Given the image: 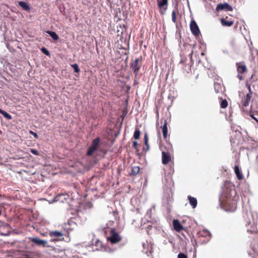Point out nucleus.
<instances>
[{"label": "nucleus", "mask_w": 258, "mask_h": 258, "mask_svg": "<svg viewBox=\"0 0 258 258\" xmlns=\"http://www.w3.org/2000/svg\"><path fill=\"white\" fill-rule=\"evenodd\" d=\"M180 64L183 73L187 74L191 73V64L187 63L186 60L181 59L180 61Z\"/></svg>", "instance_id": "7"}, {"label": "nucleus", "mask_w": 258, "mask_h": 258, "mask_svg": "<svg viewBox=\"0 0 258 258\" xmlns=\"http://www.w3.org/2000/svg\"><path fill=\"white\" fill-rule=\"evenodd\" d=\"M49 235L50 237L53 238L55 240L62 241L63 240V236L66 235V234L62 232L52 231L49 232Z\"/></svg>", "instance_id": "8"}, {"label": "nucleus", "mask_w": 258, "mask_h": 258, "mask_svg": "<svg viewBox=\"0 0 258 258\" xmlns=\"http://www.w3.org/2000/svg\"><path fill=\"white\" fill-rule=\"evenodd\" d=\"M47 33H48L54 40H57L59 39V37L58 35L53 31H47Z\"/></svg>", "instance_id": "24"}, {"label": "nucleus", "mask_w": 258, "mask_h": 258, "mask_svg": "<svg viewBox=\"0 0 258 258\" xmlns=\"http://www.w3.org/2000/svg\"><path fill=\"white\" fill-rule=\"evenodd\" d=\"M113 215L114 216H115L116 215H117L118 214V212L117 211H113Z\"/></svg>", "instance_id": "38"}, {"label": "nucleus", "mask_w": 258, "mask_h": 258, "mask_svg": "<svg viewBox=\"0 0 258 258\" xmlns=\"http://www.w3.org/2000/svg\"><path fill=\"white\" fill-rule=\"evenodd\" d=\"M252 106H251V110L249 111V115L250 116L254 119L258 123V111H253L252 110Z\"/></svg>", "instance_id": "19"}, {"label": "nucleus", "mask_w": 258, "mask_h": 258, "mask_svg": "<svg viewBox=\"0 0 258 258\" xmlns=\"http://www.w3.org/2000/svg\"><path fill=\"white\" fill-rule=\"evenodd\" d=\"M173 226L174 229L177 232H180L181 230L183 229V226L180 224L179 220L177 219H174L173 220Z\"/></svg>", "instance_id": "15"}, {"label": "nucleus", "mask_w": 258, "mask_h": 258, "mask_svg": "<svg viewBox=\"0 0 258 258\" xmlns=\"http://www.w3.org/2000/svg\"><path fill=\"white\" fill-rule=\"evenodd\" d=\"M247 88H248V91H249L248 92H251V88H250V85H247Z\"/></svg>", "instance_id": "39"}, {"label": "nucleus", "mask_w": 258, "mask_h": 258, "mask_svg": "<svg viewBox=\"0 0 258 258\" xmlns=\"http://www.w3.org/2000/svg\"><path fill=\"white\" fill-rule=\"evenodd\" d=\"M144 144L145 145V148H144V150H146V151H147L149 149V145L148 144V137L146 133H145L144 135Z\"/></svg>", "instance_id": "25"}, {"label": "nucleus", "mask_w": 258, "mask_h": 258, "mask_svg": "<svg viewBox=\"0 0 258 258\" xmlns=\"http://www.w3.org/2000/svg\"><path fill=\"white\" fill-rule=\"evenodd\" d=\"M246 217L247 219H245V225L248 227L247 231L249 233L253 235V236H251L250 238L255 240L258 243V230L257 229L256 221L253 219V215L252 214H247Z\"/></svg>", "instance_id": "2"}, {"label": "nucleus", "mask_w": 258, "mask_h": 258, "mask_svg": "<svg viewBox=\"0 0 258 258\" xmlns=\"http://www.w3.org/2000/svg\"><path fill=\"white\" fill-rule=\"evenodd\" d=\"M30 239L31 241L38 245L45 246L47 243V241L46 240H41L38 238H30Z\"/></svg>", "instance_id": "17"}, {"label": "nucleus", "mask_w": 258, "mask_h": 258, "mask_svg": "<svg viewBox=\"0 0 258 258\" xmlns=\"http://www.w3.org/2000/svg\"><path fill=\"white\" fill-rule=\"evenodd\" d=\"M234 172L236 175L237 178L239 180H242L243 178L242 173L240 171L238 166L235 165L234 167Z\"/></svg>", "instance_id": "20"}, {"label": "nucleus", "mask_w": 258, "mask_h": 258, "mask_svg": "<svg viewBox=\"0 0 258 258\" xmlns=\"http://www.w3.org/2000/svg\"><path fill=\"white\" fill-rule=\"evenodd\" d=\"M160 149L162 151V162L163 164L167 165L171 160V153L173 151L172 146L167 143L166 145H161Z\"/></svg>", "instance_id": "3"}, {"label": "nucleus", "mask_w": 258, "mask_h": 258, "mask_svg": "<svg viewBox=\"0 0 258 258\" xmlns=\"http://www.w3.org/2000/svg\"><path fill=\"white\" fill-rule=\"evenodd\" d=\"M214 89L217 93H220L222 91V86L220 83H215L214 84Z\"/></svg>", "instance_id": "22"}, {"label": "nucleus", "mask_w": 258, "mask_h": 258, "mask_svg": "<svg viewBox=\"0 0 258 258\" xmlns=\"http://www.w3.org/2000/svg\"><path fill=\"white\" fill-rule=\"evenodd\" d=\"M190 29L192 34L196 37L199 36L200 34V31L199 27L195 20H191L190 23Z\"/></svg>", "instance_id": "10"}, {"label": "nucleus", "mask_w": 258, "mask_h": 258, "mask_svg": "<svg viewBox=\"0 0 258 258\" xmlns=\"http://www.w3.org/2000/svg\"><path fill=\"white\" fill-rule=\"evenodd\" d=\"M162 128V134L163 138L165 140H167L168 137V129H167V122L166 120H164V124L161 127Z\"/></svg>", "instance_id": "16"}, {"label": "nucleus", "mask_w": 258, "mask_h": 258, "mask_svg": "<svg viewBox=\"0 0 258 258\" xmlns=\"http://www.w3.org/2000/svg\"><path fill=\"white\" fill-rule=\"evenodd\" d=\"M30 151L34 155H39V153L37 150H35L34 149H30Z\"/></svg>", "instance_id": "33"}, {"label": "nucleus", "mask_w": 258, "mask_h": 258, "mask_svg": "<svg viewBox=\"0 0 258 258\" xmlns=\"http://www.w3.org/2000/svg\"><path fill=\"white\" fill-rule=\"evenodd\" d=\"M221 23L223 26L230 27L233 24L234 20L231 18L226 17L224 18L221 19Z\"/></svg>", "instance_id": "12"}, {"label": "nucleus", "mask_w": 258, "mask_h": 258, "mask_svg": "<svg viewBox=\"0 0 258 258\" xmlns=\"http://www.w3.org/2000/svg\"><path fill=\"white\" fill-rule=\"evenodd\" d=\"M140 168L139 166H133L132 167L131 175L136 176L140 172Z\"/></svg>", "instance_id": "23"}, {"label": "nucleus", "mask_w": 258, "mask_h": 258, "mask_svg": "<svg viewBox=\"0 0 258 258\" xmlns=\"http://www.w3.org/2000/svg\"><path fill=\"white\" fill-rule=\"evenodd\" d=\"M142 64V57L136 58L135 60H133L130 64V67L132 71L133 72L136 76H137L141 68Z\"/></svg>", "instance_id": "5"}, {"label": "nucleus", "mask_w": 258, "mask_h": 258, "mask_svg": "<svg viewBox=\"0 0 258 258\" xmlns=\"http://www.w3.org/2000/svg\"><path fill=\"white\" fill-rule=\"evenodd\" d=\"M224 9H226L228 11H232L233 10L232 7L227 3L220 4L217 6L216 10L218 11Z\"/></svg>", "instance_id": "13"}, {"label": "nucleus", "mask_w": 258, "mask_h": 258, "mask_svg": "<svg viewBox=\"0 0 258 258\" xmlns=\"http://www.w3.org/2000/svg\"><path fill=\"white\" fill-rule=\"evenodd\" d=\"M172 21L174 23H175L176 21V12L174 11H173L172 12Z\"/></svg>", "instance_id": "31"}, {"label": "nucleus", "mask_w": 258, "mask_h": 258, "mask_svg": "<svg viewBox=\"0 0 258 258\" xmlns=\"http://www.w3.org/2000/svg\"><path fill=\"white\" fill-rule=\"evenodd\" d=\"M252 98V92H248L246 94V95L244 97L243 99V106L244 107H247L248 106L249 103L251 100Z\"/></svg>", "instance_id": "14"}, {"label": "nucleus", "mask_w": 258, "mask_h": 258, "mask_svg": "<svg viewBox=\"0 0 258 258\" xmlns=\"http://www.w3.org/2000/svg\"><path fill=\"white\" fill-rule=\"evenodd\" d=\"M256 161L258 162V155L256 156Z\"/></svg>", "instance_id": "42"}, {"label": "nucleus", "mask_w": 258, "mask_h": 258, "mask_svg": "<svg viewBox=\"0 0 258 258\" xmlns=\"http://www.w3.org/2000/svg\"><path fill=\"white\" fill-rule=\"evenodd\" d=\"M193 50L191 52V53H189V56L190 57V60H192V54H193Z\"/></svg>", "instance_id": "37"}, {"label": "nucleus", "mask_w": 258, "mask_h": 258, "mask_svg": "<svg viewBox=\"0 0 258 258\" xmlns=\"http://www.w3.org/2000/svg\"><path fill=\"white\" fill-rule=\"evenodd\" d=\"M18 4L24 10L26 11H29L30 8L29 5L25 2L20 1L18 2Z\"/></svg>", "instance_id": "21"}, {"label": "nucleus", "mask_w": 258, "mask_h": 258, "mask_svg": "<svg viewBox=\"0 0 258 258\" xmlns=\"http://www.w3.org/2000/svg\"><path fill=\"white\" fill-rule=\"evenodd\" d=\"M230 142H231V144H234V143H235V140H233V139H230Z\"/></svg>", "instance_id": "40"}, {"label": "nucleus", "mask_w": 258, "mask_h": 258, "mask_svg": "<svg viewBox=\"0 0 258 258\" xmlns=\"http://www.w3.org/2000/svg\"><path fill=\"white\" fill-rule=\"evenodd\" d=\"M202 232L206 234L208 233V232L207 231H203Z\"/></svg>", "instance_id": "41"}, {"label": "nucleus", "mask_w": 258, "mask_h": 258, "mask_svg": "<svg viewBox=\"0 0 258 258\" xmlns=\"http://www.w3.org/2000/svg\"><path fill=\"white\" fill-rule=\"evenodd\" d=\"M133 148L136 150V152H139V150L138 148V143L136 141L133 142Z\"/></svg>", "instance_id": "30"}, {"label": "nucleus", "mask_w": 258, "mask_h": 258, "mask_svg": "<svg viewBox=\"0 0 258 258\" xmlns=\"http://www.w3.org/2000/svg\"><path fill=\"white\" fill-rule=\"evenodd\" d=\"M100 143V138L97 137L96 139L93 140L91 146L89 148L87 155L91 156L92 154L97 150L99 147Z\"/></svg>", "instance_id": "6"}, {"label": "nucleus", "mask_w": 258, "mask_h": 258, "mask_svg": "<svg viewBox=\"0 0 258 258\" xmlns=\"http://www.w3.org/2000/svg\"><path fill=\"white\" fill-rule=\"evenodd\" d=\"M254 82L256 83L258 85V80L254 81Z\"/></svg>", "instance_id": "43"}, {"label": "nucleus", "mask_w": 258, "mask_h": 258, "mask_svg": "<svg viewBox=\"0 0 258 258\" xmlns=\"http://www.w3.org/2000/svg\"><path fill=\"white\" fill-rule=\"evenodd\" d=\"M41 51L43 52V53L46 54V55L49 56L50 55V53L49 51L45 48L42 47L41 49Z\"/></svg>", "instance_id": "32"}, {"label": "nucleus", "mask_w": 258, "mask_h": 258, "mask_svg": "<svg viewBox=\"0 0 258 258\" xmlns=\"http://www.w3.org/2000/svg\"><path fill=\"white\" fill-rule=\"evenodd\" d=\"M3 227H0V232H1V234L2 235H7L8 234V233H5L1 231L2 230V229H3Z\"/></svg>", "instance_id": "36"}, {"label": "nucleus", "mask_w": 258, "mask_h": 258, "mask_svg": "<svg viewBox=\"0 0 258 258\" xmlns=\"http://www.w3.org/2000/svg\"><path fill=\"white\" fill-rule=\"evenodd\" d=\"M71 67L74 69V71L76 73H79L80 72V70L79 68V66L77 63L72 64Z\"/></svg>", "instance_id": "29"}, {"label": "nucleus", "mask_w": 258, "mask_h": 258, "mask_svg": "<svg viewBox=\"0 0 258 258\" xmlns=\"http://www.w3.org/2000/svg\"><path fill=\"white\" fill-rule=\"evenodd\" d=\"M237 72V78L239 80H243L245 78V74L247 72V69L244 61L236 63Z\"/></svg>", "instance_id": "4"}, {"label": "nucleus", "mask_w": 258, "mask_h": 258, "mask_svg": "<svg viewBox=\"0 0 258 258\" xmlns=\"http://www.w3.org/2000/svg\"><path fill=\"white\" fill-rule=\"evenodd\" d=\"M141 132L139 128H136V130L134 134V138L136 140H138L140 138Z\"/></svg>", "instance_id": "27"}, {"label": "nucleus", "mask_w": 258, "mask_h": 258, "mask_svg": "<svg viewBox=\"0 0 258 258\" xmlns=\"http://www.w3.org/2000/svg\"><path fill=\"white\" fill-rule=\"evenodd\" d=\"M228 106V102L226 99H221L220 102V107L225 108Z\"/></svg>", "instance_id": "28"}, {"label": "nucleus", "mask_w": 258, "mask_h": 258, "mask_svg": "<svg viewBox=\"0 0 258 258\" xmlns=\"http://www.w3.org/2000/svg\"><path fill=\"white\" fill-rule=\"evenodd\" d=\"M29 133L30 134L32 135L35 137V138H36V139H38V136L37 134V133L33 132L32 131H29Z\"/></svg>", "instance_id": "35"}, {"label": "nucleus", "mask_w": 258, "mask_h": 258, "mask_svg": "<svg viewBox=\"0 0 258 258\" xmlns=\"http://www.w3.org/2000/svg\"><path fill=\"white\" fill-rule=\"evenodd\" d=\"M0 113L4 115V116L8 119H11L12 118V116L9 114L6 111L1 109L0 108Z\"/></svg>", "instance_id": "26"}, {"label": "nucleus", "mask_w": 258, "mask_h": 258, "mask_svg": "<svg viewBox=\"0 0 258 258\" xmlns=\"http://www.w3.org/2000/svg\"><path fill=\"white\" fill-rule=\"evenodd\" d=\"M236 195V191L234 189L232 190L230 188L225 186L221 196L222 202L226 206H228L230 209L235 208L238 198Z\"/></svg>", "instance_id": "1"}, {"label": "nucleus", "mask_w": 258, "mask_h": 258, "mask_svg": "<svg viewBox=\"0 0 258 258\" xmlns=\"http://www.w3.org/2000/svg\"><path fill=\"white\" fill-rule=\"evenodd\" d=\"M177 258H187L186 255L183 253H179L178 254Z\"/></svg>", "instance_id": "34"}, {"label": "nucleus", "mask_w": 258, "mask_h": 258, "mask_svg": "<svg viewBox=\"0 0 258 258\" xmlns=\"http://www.w3.org/2000/svg\"><path fill=\"white\" fill-rule=\"evenodd\" d=\"M158 7L161 15H164L167 9L168 0H157Z\"/></svg>", "instance_id": "9"}, {"label": "nucleus", "mask_w": 258, "mask_h": 258, "mask_svg": "<svg viewBox=\"0 0 258 258\" xmlns=\"http://www.w3.org/2000/svg\"><path fill=\"white\" fill-rule=\"evenodd\" d=\"M187 199L189 201V203L192 208L195 209L197 206V200L196 198L188 196Z\"/></svg>", "instance_id": "18"}, {"label": "nucleus", "mask_w": 258, "mask_h": 258, "mask_svg": "<svg viewBox=\"0 0 258 258\" xmlns=\"http://www.w3.org/2000/svg\"><path fill=\"white\" fill-rule=\"evenodd\" d=\"M111 243L114 244L121 241V238L118 233L115 232L113 230H111V236L109 238Z\"/></svg>", "instance_id": "11"}]
</instances>
